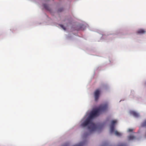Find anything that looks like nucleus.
Returning a JSON list of instances; mask_svg holds the SVG:
<instances>
[{
    "mask_svg": "<svg viewBox=\"0 0 146 146\" xmlns=\"http://www.w3.org/2000/svg\"><path fill=\"white\" fill-rule=\"evenodd\" d=\"M107 103L102 104L100 105L97 109L93 110L90 113L89 116L81 124L82 127L88 126V128L90 131H94L97 128L96 126L93 121V119L98 116L101 111L106 110L108 108Z\"/></svg>",
    "mask_w": 146,
    "mask_h": 146,
    "instance_id": "obj_1",
    "label": "nucleus"
},
{
    "mask_svg": "<svg viewBox=\"0 0 146 146\" xmlns=\"http://www.w3.org/2000/svg\"><path fill=\"white\" fill-rule=\"evenodd\" d=\"M133 131V129H128V131L129 132H132Z\"/></svg>",
    "mask_w": 146,
    "mask_h": 146,
    "instance_id": "obj_12",
    "label": "nucleus"
},
{
    "mask_svg": "<svg viewBox=\"0 0 146 146\" xmlns=\"http://www.w3.org/2000/svg\"><path fill=\"white\" fill-rule=\"evenodd\" d=\"M43 6L44 8L46 10H50L48 6V5L46 4H44L43 5Z\"/></svg>",
    "mask_w": 146,
    "mask_h": 146,
    "instance_id": "obj_6",
    "label": "nucleus"
},
{
    "mask_svg": "<svg viewBox=\"0 0 146 146\" xmlns=\"http://www.w3.org/2000/svg\"><path fill=\"white\" fill-rule=\"evenodd\" d=\"M115 135L117 136H120L121 135V134L118 132L117 131H115Z\"/></svg>",
    "mask_w": 146,
    "mask_h": 146,
    "instance_id": "obj_8",
    "label": "nucleus"
},
{
    "mask_svg": "<svg viewBox=\"0 0 146 146\" xmlns=\"http://www.w3.org/2000/svg\"><path fill=\"white\" fill-rule=\"evenodd\" d=\"M59 11H60V10H59Z\"/></svg>",
    "mask_w": 146,
    "mask_h": 146,
    "instance_id": "obj_13",
    "label": "nucleus"
},
{
    "mask_svg": "<svg viewBox=\"0 0 146 146\" xmlns=\"http://www.w3.org/2000/svg\"><path fill=\"white\" fill-rule=\"evenodd\" d=\"M100 92L101 90L99 88L96 90L94 92L95 100L96 101H97L98 99Z\"/></svg>",
    "mask_w": 146,
    "mask_h": 146,
    "instance_id": "obj_2",
    "label": "nucleus"
},
{
    "mask_svg": "<svg viewBox=\"0 0 146 146\" xmlns=\"http://www.w3.org/2000/svg\"><path fill=\"white\" fill-rule=\"evenodd\" d=\"M131 114L132 115L134 116L135 117H138L139 116V113H138L134 111H131Z\"/></svg>",
    "mask_w": 146,
    "mask_h": 146,
    "instance_id": "obj_3",
    "label": "nucleus"
},
{
    "mask_svg": "<svg viewBox=\"0 0 146 146\" xmlns=\"http://www.w3.org/2000/svg\"><path fill=\"white\" fill-rule=\"evenodd\" d=\"M82 143H80L78 145H74V146H82Z\"/></svg>",
    "mask_w": 146,
    "mask_h": 146,
    "instance_id": "obj_11",
    "label": "nucleus"
},
{
    "mask_svg": "<svg viewBox=\"0 0 146 146\" xmlns=\"http://www.w3.org/2000/svg\"><path fill=\"white\" fill-rule=\"evenodd\" d=\"M114 130V126L113 125H111L110 126V132L112 133L113 132Z\"/></svg>",
    "mask_w": 146,
    "mask_h": 146,
    "instance_id": "obj_5",
    "label": "nucleus"
},
{
    "mask_svg": "<svg viewBox=\"0 0 146 146\" xmlns=\"http://www.w3.org/2000/svg\"><path fill=\"white\" fill-rule=\"evenodd\" d=\"M128 139L129 140H132L135 138V137L132 135H130L128 137Z\"/></svg>",
    "mask_w": 146,
    "mask_h": 146,
    "instance_id": "obj_7",
    "label": "nucleus"
},
{
    "mask_svg": "<svg viewBox=\"0 0 146 146\" xmlns=\"http://www.w3.org/2000/svg\"><path fill=\"white\" fill-rule=\"evenodd\" d=\"M60 26L64 30H66V28L63 25H60Z\"/></svg>",
    "mask_w": 146,
    "mask_h": 146,
    "instance_id": "obj_10",
    "label": "nucleus"
},
{
    "mask_svg": "<svg viewBox=\"0 0 146 146\" xmlns=\"http://www.w3.org/2000/svg\"><path fill=\"white\" fill-rule=\"evenodd\" d=\"M117 121L116 120H113L111 121V125L114 126L115 124L116 123Z\"/></svg>",
    "mask_w": 146,
    "mask_h": 146,
    "instance_id": "obj_9",
    "label": "nucleus"
},
{
    "mask_svg": "<svg viewBox=\"0 0 146 146\" xmlns=\"http://www.w3.org/2000/svg\"><path fill=\"white\" fill-rule=\"evenodd\" d=\"M137 33V34H143L145 33V31L143 29H141L138 30Z\"/></svg>",
    "mask_w": 146,
    "mask_h": 146,
    "instance_id": "obj_4",
    "label": "nucleus"
}]
</instances>
